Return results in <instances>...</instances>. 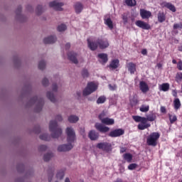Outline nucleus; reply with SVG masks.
Wrapping results in <instances>:
<instances>
[{
    "mask_svg": "<svg viewBox=\"0 0 182 182\" xmlns=\"http://www.w3.org/2000/svg\"><path fill=\"white\" fill-rule=\"evenodd\" d=\"M156 113H150L149 114H146V117H141L139 115L132 116L133 120L136 123H140L138 124L137 127L139 130H146V129H149V127H151V124L148 123L147 122H154L156 119Z\"/></svg>",
    "mask_w": 182,
    "mask_h": 182,
    "instance_id": "nucleus-1",
    "label": "nucleus"
},
{
    "mask_svg": "<svg viewBox=\"0 0 182 182\" xmlns=\"http://www.w3.org/2000/svg\"><path fill=\"white\" fill-rule=\"evenodd\" d=\"M65 132L68 144L60 145L58 148V151H69L73 149L72 143H74L75 140H76V133L75 132V129L72 127H67Z\"/></svg>",
    "mask_w": 182,
    "mask_h": 182,
    "instance_id": "nucleus-2",
    "label": "nucleus"
},
{
    "mask_svg": "<svg viewBox=\"0 0 182 182\" xmlns=\"http://www.w3.org/2000/svg\"><path fill=\"white\" fill-rule=\"evenodd\" d=\"M87 46L90 50H96L97 49L98 46L100 49H106L107 48H109L110 46V44L109 43V40L107 38H98L96 40V42L90 41V38H87Z\"/></svg>",
    "mask_w": 182,
    "mask_h": 182,
    "instance_id": "nucleus-3",
    "label": "nucleus"
},
{
    "mask_svg": "<svg viewBox=\"0 0 182 182\" xmlns=\"http://www.w3.org/2000/svg\"><path fill=\"white\" fill-rule=\"evenodd\" d=\"M49 130L53 139H58L62 136V129L58 125V122L51 120L49 124Z\"/></svg>",
    "mask_w": 182,
    "mask_h": 182,
    "instance_id": "nucleus-4",
    "label": "nucleus"
},
{
    "mask_svg": "<svg viewBox=\"0 0 182 182\" xmlns=\"http://www.w3.org/2000/svg\"><path fill=\"white\" fill-rule=\"evenodd\" d=\"M30 103L31 105H36L35 107V112L36 113H39V112L42 111L45 101L43 100V98H38L36 96L31 99Z\"/></svg>",
    "mask_w": 182,
    "mask_h": 182,
    "instance_id": "nucleus-5",
    "label": "nucleus"
},
{
    "mask_svg": "<svg viewBox=\"0 0 182 182\" xmlns=\"http://www.w3.org/2000/svg\"><path fill=\"white\" fill-rule=\"evenodd\" d=\"M160 139V134L159 132L151 133L146 139L148 146H157V140Z\"/></svg>",
    "mask_w": 182,
    "mask_h": 182,
    "instance_id": "nucleus-6",
    "label": "nucleus"
},
{
    "mask_svg": "<svg viewBox=\"0 0 182 182\" xmlns=\"http://www.w3.org/2000/svg\"><path fill=\"white\" fill-rule=\"evenodd\" d=\"M96 148L99 150H102L106 153H110L113 148L112 147V144L107 141L100 142L96 144Z\"/></svg>",
    "mask_w": 182,
    "mask_h": 182,
    "instance_id": "nucleus-7",
    "label": "nucleus"
},
{
    "mask_svg": "<svg viewBox=\"0 0 182 182\" xmlns=\"http://www.w3.org/2000/svg\"><path fill=\"white\" fill-rule=\"evenodd\" d=\"M97 90V86L95 85V82H90L87 83V87L84 89L82 92L83 96H89V95H92L93 92H96Z\"/></svg>",
    "mask_w": 182,
    "mask_h": 182,
    "instance_id": "nucleus-8",
    "label": "nucleus"
},
{
    "mask_svg": "<svg viewBox=\"0 0 182 182\" xmlns=\"http://www.w3.org/2000/svg\"><path fill=\"white\" fill-rule=\"evenodd\" d=\"M63 5H65L63 2H60L58 0L49 3L50 8H53L55 11H63V9L62 8Z\"/></svg>",
    "mask_w": 182,
    "mask_h": 182,
    "instance_id": "nucleus-9",
    "label": "nucleus"
},
{
    "mask_svg": "<svg viewBox=\"0 0 182 182\" xmlns=\"http://www.w3.org/2000/svg\"><path fill=\"white\" fill-rule=\"evenodd\" d=\"M95 127L98 132H100V133H107V132L110 130V128L98 122L95 123Z\"/></svg>",
    "mask_w": 182,
    "mask_h": 182,
    "instance_id": "nucleus-10",
    "label": "nucleus"
},
{
    "mask_svg": "<svg viewBox=\"0 0 182 182\" xmlns=\"http://www.w3.org/2000/svg\"><path fill=\"white\" fill-rule=\"evenodd\" d=\"M124 134V130L122 129H117L112 130L109 132V137H120V136H123Z\"/></svg>",
    "mask_w": 182,
    "mask_h": 182,
    "instance_id": "nucleus-11",
    "label": "nucleus"
},
{
    "mask_svg": "<svg viewBox=\"0 0 182 182\" xmlns=\"http://www.w3.org/2000/svg\"><path fill=\"white\" fill-rule=\"evenodd\" d=\"M135 25L138 26V28H141V29H145L146 31H149V29L151 28V26H150V24L141 20L136 21L135 22Z\"/></svg>",
    "mask_w": 182,
    "mask_h": 182,
    "instance_id": "nucleus-12",
    "label": "nucleus"
},
{
    "mask_svg": "<svg viewBox=\"0 0 182 182\" xmlns=\"http://www.w3.org/2000/svg\"><path fill=\"white\" fill-rule=\"evenodd\" d=\"M139 14L142 19H149L151 16V11H149L144 9H141Z\"/></svg>",
    "mask_w": 182,
    "mask_h": 182,
    "instance_id": "nucleus-13",
    "label": "nucleus"
},
{
    "mask_svg": "<svg viewBox=\"0 0 182 182\" xmlns=\"http://www.w3.org/2000/svg\"><path fill=\"white\" fill-rule=\"evenodd\" d=\"M68 59L70 60L73 63H75V65H77L79 63V61L77 60V54L75 52H70L68 54Z\"/></svg>",
    "mask_w": 182,
    "mask_h": 182,
    "instance_id": "nucleus-14",
    "label": "nucleus"
},
{
    "mask_svg": "<svg viewBox=\"0 0 182 182\" xmlns=\"http://www.w3.org/2000/svg\"><path fill=\"white\" fill-rule=\"evenodd\" d=\"M56 42V36H50L43 39V43L45 45H49L51 43H55Z\"/></svg>",
    "mask_w": 182,
    "mask_h": 182,
    "instance_id": "nucleus-15",
    "label": "nucleus"
},
{
    "mask_svg": "<svg viewBox=\"0 0 182 182\" xmlns=\"http://www.w3.org/2000/svg\"><path fill=\"white\" fill-rule=\"evenodd\" d=\"M162 6L163 8H167V9H169V11H171V12H176V6L171 3H168L166 1L163 2Z\"/></svg>",
    "mask_w": 182,
    "mask_h": 182,
    "instance_id": "nucleus-16",
    "label": "nucleus"
},
{
    "mask_svg": "<svg viewBox=\"0 0 182 182\" xmlns=\"http://www.w3.org/2000/svg\"><path fill=\"white\" fill-rule=\"evenodd\" d=\"M139 88L142 93H147L149 92V85L144 81L139 82Z\"/></svg>",
    "mask_w": 182,
    "mask_h": 182,
    "instance_id": "nucleus-17",
    "label": "nucleus"
},
{
    "mask_svg": "<svg viewBox=\"0 0 182 182\" xmlns=\"http://www.w3.org/2000/svg\"><path fill=\"white\" fill-rule=\"evenodd\" d=\"M88 137L92 141L97 140L99 139V134L95 130H91L88 134Z\"/></svg>",
    "mask_w": 182,
    "mask_h": 182,
    "instance_id": "nucleus-18",
    "label": "nucleus"
},
{
    "mask_svg": "<svg viewBox=\"0 0 182 182\" xmlns=\"http://www.w3.org/2000/svg\"><path fill=\"white\" fill-rule=\"evenodd\" d=\"M120 65V61L119 59H114L111 61L109 68L112 70L117 69Z\"/></svg>",
    "mask_w": 182,
    "mask_h": 182,
    "instance_id": "nucleus-19",
    "label": "nucleus"
},
{
    "mask_svg": "<svg viewBox=\"0 0 182 182\" xmlns=\"http://www.w3.org/2000/svg\"><path fill=\"white\" fill-rule=\"evenodd\" d=\"M75 14H80L83 11V4L80 2H77L74 5Z\"/></svg>",
    "mask_w": 182,
    "mask_h": 182,
    "instance_id": "nucleus-20",
    "label": "nucleus"
},
{
    "mask_svg": "<svg viewBox=\"0 0 182 182\" xmlns=\"http://www.w3.org/2000/svg\"><path fill=\"white\" fill-rule=\"evenodd\" d=\"M102 124H106L107 126H112L114 124V119L109 117H105V119H102L101 122Z\"/></svg>",
    "mask_w": 182,
    "mask_h": 182,
    "instance_id": "nucleus-21",
    "label": "nucleus"
},
{
    "mask_svg": "<svg viewBox=\"0 0 182 182\" xmlns=\"http://www.w3.org/2000/svg\"><path fill=\"white\" fill-rule=\"evenodd\" d=\"M97 57L102 60V65L107 63V60H109V58H107V54L106 53H100L98 54Z\"/></svg>",
    "mask_w": 182,
    "mask_h": 182,
    "instance_id": "nucleus-22",
    "label": "nucleus"
},
{
    "mask_svg": "<svg viewBox=\"0 0 182 182\" xmlns=\"http://www.w3.org/2000/svg\"><path fill=\"white\" fill-rule=\"evenodd\" d=\"M136 64L134 63H128V70L130 72L131 75L134 74V72H136Z\"/></svg>",
    "mask_w": 182,
    "mask_h": 182,
    "instance_id": "nucleus-23",
    "label": "nucleus"
},
{
    "mask_svg": "<svg viewBox=\"0 0 182 182\" xmlns=\"http://www.w3.org/2000/svg\"><path fill=\"white\" fill-rule=\"evenodd\" d=\"M122 157L124 160L127 161V163H132V161L133 160V155H132L130 153L124 154Z\"/></svg>",
    "mask_w": 182,
    "mask_h": 182,
    "instance_id": "nucleus-24",
    "label": "nucleus"
},
{
    "mask_svg": "<svg viewBox=\"0 0 182 182\" xmlns=\"http://www.w3.org/2000/svg\"><path fill=\"white\" fill-rule=\"evenodd\" d=\"M158 21L160 23H163L166 21V14L164 12L159 11L158 14Z\"/></svg>",
    "mask_w": 182,
    "mask_h": 182,
    "instance_id": "nucleus-25",
    "label": "nucleus"
},
{
    "mask_svg": "<svg viewBox=\"0 0 182 182\" xmlns=\"http://www.w3.org/2000/svg\"><path fill=\"white\" fill-rule=\"evenodd\" d=\"M173 107L175 110H178L180 107H181V102H180V99L175 98L173 100Z\"/></svg>",
    "mask_w": 182,
    "mask_h": 182,
    "instance_id": "nucleus-26",
    "label": "nucleus"
},
{
    "mask_svg": "<svg viewBox=\"0 0 182 182\" xmlns=\"http://www.w3.org/2000/svg\"><path fill=\"white\" fill-rule=\"evenodd\" d=\"M159 89L162 90V92H168V90H170V84L163 83L160 85Z\"/></svg>",
    "mask_w": 182,
    "mask_h": 182,
    "instance_id": "nucleus-27",
    "label": "nucleus"
},
{
    "mask_svg": "<svg viewBox=\"0 0 182 182\" xmlns=\"http://www.w3.org/2000/svg\"><path fill=\"white\" fill-rule=\"evenodd\" d=\"M68 122L70 123H76L77 122H79V117L76 115H70L68 117Z\"/></svg>",
    "mask_w": 182,
    "mask_h": 182,
    "instance_id": "nucleus-28",
    "label": "nucleus"
},
{
    "mask_svg": "<svg viewBox=\"0 0 182 182\" xmlns=\"http://www.w3.org/2000/svg\"><path fill=\"white\" fill-rule=\"evenodd\" d=\"M105 23L109 28L112 31L113 29V21H112V19L110 18H108L107 19H105Z\"/></svg>",
    "mask_w": 182,
    "mask_h": 182,
    "instance_id": "nucleus-29",
    "label": "nucleus"
},
{
    "mask_svg": "<svg viewBox=\"0 0 182 182\" xmlns=\"http://www.w3.org/2000/svg\"><path fill=\"white\" fill-rule=\"evenodd\" d=\"M131 106H136L139 104V100L137 96L134 95L131 100H129Z\"/></svg>",
    "mask_w": 182,
    "mask_h": 182,
    "instance_id": "nucleus-30",
    "label": "nucleus"
},
{
    "mask_svg": "<svg viewBox=\"0 0 182 182\" xmlns=\"http://www.w3.org/2000/svg\"><path fill=\"white\" fill-rule=\"evenodd\" d=\"M140 112L142 113H147L149 110H150V106L149 105H142L139 108Z\"/></svg>",
    "mask_w": 182,
    "mask_h": 182,
    "instance_id": "nucleus-31",
    "label": "nucleus"
},
{
    "mask_svg": "<svg viewBox=\"0 0 182 182\" xmlns=\"http://www.w3.org/2000/svg\"><path fill=\"white\" fill-rule=\"evenodd\" d=\"M125 4L127 6H136L137 1L136 0H125Z\"/></svg>",
    "mask_w": 182,
    "mask_h": 182,
    "instance_id": "nucleus-32",
    "label": "nucleus"
},
{
    "mask_svg": "<svg viewBox=\"0 0 182 182\" xmlns=\"http://www.w3.org/2000/svg\"><path fill=\"white\" fill-rule=\"evenodd\" d=\"M47 97L53 103H55V102H56V98H55V95H53V93H52L51 92H47Z\"/></svg>",
    "mask_w": 182,
    "mask_h": 182,
    "instance_id": "nucleus-33",
    "label": "nucleus"
},
{
    "mask_svg": "<svg viewBox=\"0 0 182 182\" xmlns=\"http://www.w3.org/2000/svg\"><path fill=\"white\" fill-rule=\"evenodd\" d=\"M52 157H53V154L48 153L44 155L43 160H44V161H49V160H50V159H52Z\"/></svg>",
    "mask_w": 182,
    "mask_h": 182,
    "instance_id": "nucleus-34",
    "label": "nucleus"
},
{
    "mask_svg": "<svg viewBox=\"0 0 182 182\" xmlns=\"http://www.w3.org/2000/svg\"><path fill=\"white\" fill-rule=\"evenodd\" d=\"M175 80L177 83H180L182 80V73H177L175 77Z\"/></svg>",
    "mask_w": 182,
    "mask_h": 182,
    "instance_id": "nucleus-35",
    "label": "nucleus"
},
{
    "mask_svg": "<svg viewBox=\"0 0 182 182\" xmlns=\"http://www.w3.org/2000/svg\"><path fill=\"white\" fill-rule=\"evenodd\" d=\"M106 102V97L105 96H100L97 100V105H102Z\"/></svg>",
    "mask_w": 182,
    "mask_h": 182,
    "instance_id": "nucleus-36",
    "label": "nucleus"
},
{
    "mask_svg": "<svg viewBox=\"0 0 182 182\" xmlns=\"http://www.w3.org/2000/svg\"><path fill=\"white\" fill-rule=\"evenodd\" d=\"M57 29L58 32H63L68 29V27L64 23H63L58 26Z\"/></svg>",
    "mask_w": 182,
    "mask_h": 182,
    "instance_id": "nucleus-37",
    "label": "nucleus"
},
{
    "mask_svg": "<svg viewBox=\"0 0 182 182\" xmlns=\"http://www.w3.org/2000/svg\"><path fill=\"white\" fill-rule=\"evenodd\" d=\"M40 139L41 140H44L45 141H49L50 138L48 134H43L42 135H40Z\"/></svg>",
    "mask_w": 182,
    "mask_h": 182,
    "instance_id": "nucleus-38",
    "label": "nucleus"
},
{
    "mask_svg": "<svg viewBox=\"0 0 182 182\" xmlns=\"http://www.w3.org/2000/svg\"><path fill=\"white\" fill-rule=\"evenodd\" d=\"M45 68H46V63L43 60L40 61L38 63V69H40V70H43Z\"/></svg>",
    "mask_w": 182,
    "mask_h": 182,
    "instance_id": "nucleus-39",
    "label": "nucleus"
},
{
    "mask_svg": "<svg viewBox=\"0 0 182 182\" xmlns=\"http://www.w3.org/2000/svg\"><path fill=\"white\" fill-rule=\"evenodd\" d=\"M57 178H59L60 180H62L65 177V171H60L57 173L56 175Z\"/></svg>",
    "mask_w": 182,
    "mask_h": 182,
    "instance_id": "nucleus-40",
    "label": "nucleus"
},
{
    "mask_svg": "<svg viewBox=\"0 0 182 182\" xmlns=\"http://www.w3.org/2000/svg\"><path fill=\"white\" fill-rule=\"evenodd\" d=\"M168 116H169L170 123L171 124H173V123H174L175 122H177V116L171 115V114H169Z\"/></svg>",
    "mask_w": 182,
    "mask_h": 182,
    "instance_id": "nucleus-41",
    "label": "nucleus"
},
{
    "mask_svg": "<svg viewBox=\"0 0 182 182\" xmlns=\"http://www.w3.org/2000/svg\"><path fill=\"white\" fill-rule=\"evenodd\" d=\"M36 12L37 15H41L43 12V8L42 6L38 5L36 8Z\"/></svg>",
    "mask_w": 182,
    "mask_h": 182,
    "instance_id": "nucleus-42",
    "label": "nucleus"
},
{
    "mask_svg": "<svg viewBox=\"0 0 182 182\" xmlns=\"http://www.w3.org/2000/svg\"><path fill=\"white\" fill-rule=\"evenodd\" d=\"M81 75L84 79L86 77H89V71H87V69H83L81 73Z\"/></svg>",
    "mask_w": 182,
    "mask_h": 182,
    "instance_id": "nucleus-43",
    "label": "nucleus"
},
{
    "mask_svg": "<svg viewBox=\"0 0 182 182\" xmlns=\"http://www.w3.org/2000/svg\"><path fill=\"white\" fill-rule=\"evenodd\" d=\"M98 119L102 122L103 119H106V113H105V112H102L101 114H99Z\"/></svg>",
    "mask_w": 182,
    "mask_h": 182,
    "instance_id": "nucleus-44",
    "label": "nucleus"
},
{
    "mask_svg": "<svg viewBox=\"0 0 182 182\" xmlns=\"http://www.w3.org/2000/svg\"><path fill=\"white\" fill-rule=\"evenodd\" d=\"M136 168H137L136 164H131L128 166V170H134Z\"/></svg>",
    "mask_w": 182,
    "mask_h": 182,
    "instance_id": "nucleus-45",
    "label": "nucleus"
},
{
    "mask_svg": "<svg viewBox=\"0 0 182 182\" xmlns=\"http://www.w3.org/2000/svg\"><path fill=\"white\" fill-rule=\"evenodd\" d=\"M47 149H48V146L46 145H41L38 147L39 151H46Z\"/></svg>",
    "mask_w": 182,
    "mask_h": 182,
    "instance_id": "nucleus-46",
    "label": "nucleus"
},
{
    "mask_svg": "<svg viewBox=\"0 0 182 182\" xmlns=\"http://www.w3.org/2000/svg\"><path fill=\"white\" fill-rule=\"evenodd\" d=\"M122 20L124 22V24L126 25V23H127L128 21H129V18L127 17V15L126 14H122Z\"/></svg>",
    "mask_w": 182,
    "mask_h": 182,
    "instance_id": "nucleus-47",
    "label": "nucleus"
},
{
    "mask_svg": "<svg viewBox=\"0 0 182 182\" xmlns=\"http://www.w3.org/2000/svg\"><path fill=\"white\" fill-rule=\"evenodd\" d=\"M42 85L43 86H48V85H49V80H48L47 78H44L42 80Z\"/></svg>",
    "mask_w": 182,
    "mask_h": 182,
    "instance_id": "nucleus-48",
    "label": "nucleus"
},
{
    "mask_svg": "<svg viewBox=\"0 0 182 182\" xmlns=\"http://www.w3.org/2000/svg\"><path fill=\"white\" fill-rule=\"evenodd\" d=\"M173 29H182V24L181 23H175L173 25Z\"/></svg>",
    "mask_w": 182,
    "mask_h": 182,
    "instance_id": "nucleus-49",
    "label": "nucleus"
},
{
    "mask_svg": "<svg viewBox=\"0 0 182 182\" xmlns=\"http://www.w3.org/2000/svg\"><path fill=\"white\" fill-rule=\"evenodd\" d=\"M21 12H22V6H18L16 11V15H21Z\"/></svg>",
    "mask_w": 182,
    "mask_h": 182,
    "instance_id": "nucleus-50",
    "label": "nucleus"
},
{
    "mask_svg": "<svg viewBox=\"0 0 182 182\" xmlns=\"http://www.w3.org/2000/svg\"><path fill=\"white\" fill-rule=\"evenodd\" d=\"M177 69L179 70H182V60H179V61L177 63Z\"/></svg>",
    "mask_w": 182,
    "mask_h": 182,
    "instance_id": "nucleus-51",
    "label": "nucleus"
},
{
    "mask_svg": "<svg viewBox=\"0 0 182 182\" xmlns=\"http://www.w3.org/2000/svg\"><path fill=\"white\" fill-rule=\"evenodd\" d=\"M109 87L110 90H116V89H117V86H116V85H112L109 84Z\"/></svg>",
    "mask_w": 182,
    "mask_h": 182,
    "instance_id": "nucleus-52",
    "label": "nucleus"
},
{
    "mask_svg": "<svg viewBox=\"0 0 182 182\" xmlns=\"http://www.w3.org/2000/svg\"><path fill=\"white\" fill-rule=\"evenodd\" d=\"M34 132L36 133V134H39V133H41V127H37L34 129Z\"/></svg>",
    "mask_w": 182,
    "mask_h": 182,
    "instance_id": "nucleus-53",
    "label": "nucleus"
},
{
    "mask_svg": "<svg viewBox=\"0 0 182 182\" xmlns=\"http://www.w3.org/2000/svg\"><path fill=\"white\" fill-rule=\"evenodd\" d=\"M127 150V148H126V147H123V146L120 147V153L121 154L126 153Z\"/></svg>",
    "mask_w": 182,
    "mask_h": 182,
    "instance_id": "nucleus-54",
    "label": "nucleus"
},
{
    "mask_svg": "<svg viewBox=\"0 0 182 182\" xmlns=\"http://www.w3.org/2000/svg\"><path fill=\"white\" fill-rule=\"evenodd\" d=\"M53 92H58V85L56 84H53Z\"/></svg>",
    "mask_w": 182,
    "mask_h": 182,
    "instance_id": "nucleus-55",
    "label": "nucleus"
},
{
    "mask_svg": "<svg viewBox=\"0 0 182 182\" xmlns=\"http://www.w3.org/2000/svg\"><path fill=\"white\" fill-rule=\"evenodd\" d=\"M56 120L58 122H62L63 120V118L62 117V115H57L56 116Z\"/></svg>",
    "mask_w": 182,
    "mask_h": 182,
    "instance_id": "nucleus-56",
    "label": "nucleus"
},
{
    "mask_svg": "<svg viewBox=\"0 0 182 182\" xmlns=\"http://www.w3.org/2000/svg\"><path fill=\"white\" fill-rule=\"evenodd\" d=\"M53 177V172H51L50 173H49V176H48V181L49 182L52 181Z\"/></svg>",
    "mask_w": 182,
    "mask_h": 182,
    "instance_id": "nucleus-57",
    "label": "nucleus"
},
{
    "mask_svg": "<svg viewBox=\"0 0 182 182\" xmlns=\"http://www.w3.org/2000/svg\"><path fill=\"white\" fill-rule=\"evenodd\" d=\"M167 109H166V107H161V113H166Z\"/></svg>",
    "mask_w": 182,
    "mask_h": 182,
    "instance_id": "nucleus-58",
    "label": "nucleus"
},
{
    "mask_svg": "<svg viewBox=\"0 0 182 182\" xmlns=\"http://www.w3.org/2000/svg\"><path fill=\"white\" fill-rule=\"evenodd\" d=\"M141 54L142 55H147V50L146 49H143L141 50Z\"/></svg>",
    "mask_w": 182,
    "mask_h": 182,
    "instance_id": "nucleus-59",
    "label": "nucleus"
},
{
    "mask_svg": "<svg viewBox=\"0 0 182 182\" xmlns=\"http://www.w3.org/2000/svg\"><path fill=\"white\" fill-rule=\"evenodd\" d=\"M65 49H70V43H68L65 44Z\"/></svg>",
    "mask_w": 182,
    "mask_h": 182,
    "instance_id": "nucleus-60",
    "label": "nucleus"
},
{
    "mask_svg": "<svg viewBox=\"0 0 182 182\" xmlns=\"http://www.w3.org/2000/svg\"><path fill=\"white\" fill-rule=\"evenodd\" d=\"M172 95H173V97H177V91L173 90L172 92Z\"/></svg>",
    "mask_w": 182,
    "mask_h": 182,
    "instance_id": "nucleus-61",
    "label": "nucleus"
},
{
    "mask_svg": "<svg viewBox=\"0 0 182 182\" xmlns=\"http://www.w3.org/2000/svg\"><path fill=\"white\" fill-rule=\"evenodd\" d=\"M178 50L179 52H182V44H181L178 47Z\"/></svg>",
    "mask_w": 182,
    "mask_h": 182,
    "instance_id": "nucleus-62",
    "label": "nucleus"
},
{
    "mask_svg": "<svg viewBox=\"0 0 182 182\" xmlns=\"http://www.w3.org/2000/svg\"><path fill=\"white\" fill-rule=\"evenodd\" d=\"M172 63H173V65H176L177 60H176V59H173V60H172Z\"/></svg>",
    "mask_w": 182,
    "mask_h": 182,
    "instance_id": "nucleus-63",
    "label": "nucleus"
},
{
    "mask_svg": "<svg viewBox=\"0 0 182 182\" xmlns=\"http://www.w3.org/2000/svg\"><path fill=\"white\" fill-rule=\"evenodd\" d=\"M65 182H70V179H69V178H66Z\"/></svg>",
    "mask_w": 182,
    "mask_h": 182,
    "instance_id": "nucleus-64",
    "label": "nucleus"
}]
</instances>
